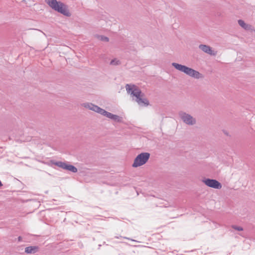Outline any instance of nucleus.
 I'll list each match as a JSON object with an SVG mask.
<instances>
[{"label":"nucleus","mask_w":255,"mask_h":255,"mask_svg":"<svg viewBox=\"0 0 255 255\" xmlns=\"http://www.w3.org/2000/svg\"><path fill=\"white\" fill-rule=\"evenodd\" d=\"M51 162L53 164H54L63 169H64L65 164L66 163V162H64L62 161H54V160H51Z\"/></svg>","instance_id":"obj_10"},{"label":"nucleus","mask_w":255,"mask_h":255,"mask_svg":"<svg viewBox=\"0 0 255 255\" xmlns=\"http://www.w3.org/2000/svg\"><path fill=\"white\" fill-rule=\"evenodd\" d=\"M172 66L176 70L194 78L199 79L203 77L201 73L185 65L174 62L172 63Z\"/></svg>","instance_id":"obj_3"},{"label":"nucleus","mask_w":255,"mask_h":255,"mask_svg":"<svg viewBox=\"0 0 255 255\" xmlns=\"http://www.w3.org/2000/svg\"><path fill=\"white\" fill-rule=\"evenodd\" d=\"M91 107H92V111L95 112H97L99 114H101L103 111V109H102L100 107H98V106L97 105H95L94 104L93 105H90Z\"/></svg>","instance_id":"obj_11"},{"label":"nucleus","mask_w":255,"mask_h":255,"mask_svg":"<svg viewBox=\"0 0 255 255\" xmlns=\"http://www.w3.org/2000/svg\"><path fill=\"white\" fill-rule=\"evenodd\" d=\"M202 182L207 186L216 189H220L222 188V184L216 179L204 178Z\"/></svg>","instance_id":"obj_6"},{"label":"nucleus","mask_w":255,"mask_h":255,"mask_svg":"<svg viewBox=\"0 0 255 255\" xmlns=\"http://www.w3.org/2000/svg\"><path fill=\"white\" fill-rule=\"evenodd\" d=\"M2 186V184L1 183V182L0 181V187H1Z\"/></svg>","instance_id":"obj_23"},{"label":"nucleus","mask_w":255,"mask_h":255,"mask_svg":"<svg viewBox=\"0 0 255 255\" xmlns=\"http://www.w3.org/2000/svg\"><path fill=\"white\" fill-rule=\"evenodd\" d=\"M97 37L99 40L102 41L108 42L109 41V38L108 37L104 35H98L97 36Z\"/></svg>","instance_id":"obj_16"},{"label":"nucleus","mask_w":255,"mask_h":255,"mask_svg":"<svg viewBox=\"0 0 255 255\" xmlns=\"http://www.w3.org/2000/svg\"><path fill=\"white\" fill-rule=\"evenodd\" d=\"M112 120L120 123L123 122V118L117 115H114L112 118Z\"/></svg>","instance_id":"obj_13"},{"label":"nucleus","mask_w":255,"mask_h":255,"mask_svg":"<svg viewBox=\"0 0 255 255\" xmlns=\"http://www.w3.org/2000/svg\"><path fill=\"white\" fill-rule=\"evenodd\" d=\"M238 22L239 25L241 26L242 28L246 30L249 29V25L246 24L244 20L239 19L238 20Z\"/></svg>","instance_id":"obj_12"},{"label":"nucleus","mask_w":255,"mask_h":255,"mask_svg":"<svg viewBox=\"0 0 255 255\" xmlns=\"http://www.w3.org/2000/svg\"><path fill=\"white\" fill-rule=\"evenodd\" d=\"M101 115L112 120V118L114 114H113L110 112H108L104 109Z\"/></svg>","instance_id":"obj_14"},{"label":"nucleus","mask_w":255,"mask_h":255,"mask_svg":"<svg viewBox=\"0 0 255 255\" xmlns=\"http://www.w3.org/2000/svg\"><path fill=\"white\" fill-rule=\"evenodd\" d=\"M232 228L238 231H243L244 230V229L243 227L240 226H238L236 225H232L231 226Z\"/></svg>","instance_id":"obj_18"},{"label":"nucleus","mask_w":255,"mask_h":255,"mask_svg":"<svg viewBox=\"0 0 255 255\" xmlns=\"http://www.w3.org/2000/svg\"><path fill=\"white\" fill-rule=\"evenodd\" d=\"M18 241L20 242L22 241V237L21 236H19L17 238Z\"/></svg>","instance_id":"obj_20"},{"label":"nucleus","mask_w":255,"mask_h":255,"mask_svg":"<svg viewBox=\"0 0 255 255\" xmlns=\"http://www.w3.org/2000/svg\"><path fill=\"white\" fill-rule=\"evenodd\" d=\"M121 64V61L120 60H118L116 59H112L110 62V64L114 65H118Z\"/></svg>","instance_id":"obj_17"},{"label":"nucleus","mask_w":255,"mask_h":255,"mask_svg":"<svg viewBox=\"0 0 255 255\" xmlns=\"http://www.w3.org/2000/svg\"><path fill=\"white\" fill-rule=\"evenodd\" d=\"M46 3L53 10L63 14L70 17L71 13L69 10L68 6L60 1L57 0H45Z\"/></svg>","instance_id":"obj_2"},{"label":"nucleus","mask_w":255,"mask_h":255,"mask_svg":"<svg viewBox=\"0 0 255 255\" xmlns=\"http://www.w3.org/2000/svg\"><path fill=\"white\" fill-rule=\"evenodd\" d=\"M178 115L183 122L186 125L192 126L196 124V119L190 114H187L183 111H180Z\"/></svg>","instance_id":"obj_5"},{"label":"nucleus","mask_w":255,"mask_h":255,"mask_svg":"<svg viewBox=\"0 0 255 255\" xmlns=\"http://www.w3.org/2000/svg\"><path fill=\"white\" fill-rule=\"evenodd\" d=\"M199 48L205 53H207L211 56H216L217 55V52L213 50L212 47L209 45L200 44Z\"/></svg>","instance_id":"obj_7"},{"label":"nucleus","mask_w":255,"mask_h":255,"mask_svg":"<svg viewBox=\"0 0 255 255\" xmlns=\"http://www.w3.org/2000/svg\"><path fill=\"white\" fill-rule=\"evenodd\" d=\"M101 115L112 120V118L114 114H113L110 112H108L104 109Z\"/></svg>","instance_id":"obj_15"},{"label":"nucleus","mask_w":255,"mask_h":255,"mask_svg":"<svg viewBox=\"0 0 255 255\" xmlns=\"http://www.w3.org/2000/svg\"><path fill=\"white\" fill-rule=\"evenodd\" d=\"M126 89L127 93L132 97V100L135 101L140 106L146 107L149 105L148 99L144 98V93L138 87L135 85L127 84Z\"/></svg>","instance_id":"obj_1"},{"label":"nucleus","mask_w":255,"mask_h":255,"mask_svg":"<svg viewBox=\"0 0 255 255\" xmlns=\"http://www.w3.org/2000/svg\"><path fill=\"white\" fill-rule=\"evenodd\" d=\"M39 250L38 246H29L25 248V253L26 254H35Z\"/></svg>","instance_id":"obj_8"},{"label":"nucleus","mask_w":255,"mask_h":255,"mask_svg":"<svg viewBox=\"0 0 255 255\" xmlns=\"http://www.w3.org/2000/svg\"><path fill=\"white\" fill-rule=\"evenodd\" d=\"M25 0H23V1H24Z\"/></svg>","instance_id":"obj_24"},{"label":"nucleus","mask_w":255,"mask_h":255,"mask_svg":"<svg viewBox=\"0 0 255 255\" xmlns=\"http://www.w3.org/2000/svg\"><path fill=\"white\" fill-rule=\"evenodd\" d=\"M90 105H93L92 103H86L84 104V107L86 108H88L89 109L92 111V107Z\"/></svg>","instance_id":"obj_19"},{"label":"nucleus","mask_w":255,"mask_h":255,"mask_svg":"<svg viewBox=\"0 0 255 255\" xmlns=\"http://www.w3.org/2000/svg\"><path fill=\"white\" fill-rule=\"evenodd\" d=\"M125 239H128V240H130V239H129V238H126V237H125ZM130 240H131V241H134V240H131V239H130Z\"/></svg>","instance_id":"obj_22"},{"label":"nucleus","mask_w":255,"mask_h":255,"mask_svg":"<svg viewBox=\"0 0 255 255\" xmlns=\"http://www.w3.org/2000/svg\"><path fill=\"white\" fill-rule=\"evenodd\" d=\"M150 154L148 152H141L134 158L132 165L133 167H138L145 164L149 160Z\"/></svg>","instance_id":"obj_4"},{"label":"nucleus","mask_w":255,"mask_h":255,"mask_svg":"<svg viewBox=\"0 0 255 255\" xmlns=\"http://www.w3.org/2000/svg\"><path fill=\"white\" fill-rule=\"evenodd\" d=\"M64 169L70 171L73 173H76L78 171L77 168L73 165L66 163L65 168Z\"/></svg>","instance_id":"obj_9"},{"label":"nucleus","mask_w":255,"mask_h":255,"mask_svg":"<svg viewBox=\"0 0 255 255\" xmlns=\"http://www.w3.org/2000/svg\"><path fill=\"white\" fill-rule=\"evenodd\" d=\"M223 132L226 135H229L228 132L226 130H223Z\"/></svg>","instance_id":"obj_21"}]
</instances>
